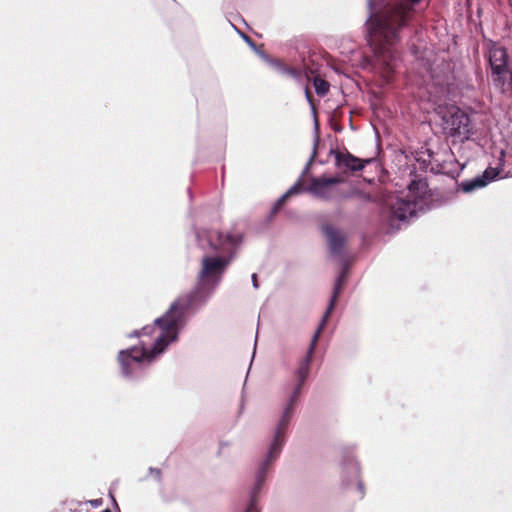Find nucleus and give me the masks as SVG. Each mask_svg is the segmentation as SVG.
Instances as JSON below:
<instances>
[{"instance_id":"f257e3e1","label":"nucleus","mask_w":512,"mask_h":512,"mask_svg":"<svg viewBox=\"0 0 512 512\" xmlns=\"http://www.w3.org/2000/svg\"><path fill=\"white\" fill-rule=\"evenodd\" d=\"M195 236L203 251L216 255L202 257L201 269L192 290L180 295L163 316L154 320V324L129 335L139 337L140 341L138 346L121 350L118 354L121 373L127 379L142 376L150 363L177 340L186 324V317L209 301L243 241L240 232L196 230Z\"/></svg>"},{"instance_id":"f03ea898","label":"nucleus","mask_w":512,"mask_h":512,"mask_svg":"<svg viewBox=\"0 0 512 512\" xmlns=\"http://www.w3.org/2000/svg\"><path fill=\"white\" fill-rule=\"evenodd\" d=\"M421 0H368L367 41L375 61L388 76L397 67L400 30L408 23L413 6Z\"/></svg>"},{"instance_id":"7ed1b4c3","label":"nucleus","mask_w":512,"mask_h":512,"mask_svg":"<svg viewBox=\"0 0 512 512\" xmlns=\"http://www.w3.org/2000/svg\"><path fill=\"white\" fill-rule=\"evenodd\" d=\"M346 268L344 267L341 273L335 280L332 295L329 299V303L327 309L319 323L318 328L312 336L309 347L307 349L306 355L303 356L298 362L297 366L292 373V379L286 382L283 386V393L286 396L285 403L283 405V419L282 422H287V419L290 415H294L297 401L301 395L304 384L310 375L311 362L313 358V354L316 348V344L320 337V334L326 325L327 319L329 318L331 312L333 311L337 298L341 292L342 286L346 277Z\"/></svg>"},{"instance_id":"20e7f679","label":"nucleus","mask_w":512,"mask_h":512,"mask_svg":"<svg viewBox=\"0 0 512 512\" xmlns=\"http://www.w3.org/2000/svg\"><path fill=\"white\" fill-rule=\"evenodd\" d=\"M294 415H290L287 422L283 423V410L281 411L280 417L273 430V435L269 441L266 452L263 458L260 460L256 474L255 483L250 491V503L247 507L246 512H259L257 507V497L260 493L271 466L280 457L283 447L286 443L287 431Z\"/></svg>"},{"instance_id":"39448f33","label":"nucleus","mask_w":512,"mask_h":512,"mask_svg":"<svg viewBox=\"0 0 512 512\" xmlns=\"http://www.w3.org/2000/svg\"><path fill=\"white\" fill-rule=\"evenodd\" d=\"M428 185L425 180H413L408 186L405 197H397L390 203L389 225L394 229L395 221L406 222L427 205Z\"/></svg>"},{"instance_id":"423d86ee","label":"nucleus","mask_w":512,"mask_h":512,"mask_svg":"<svg viewBox=\"0 0 512 512\" xmlns=\"http://www.w3.org/2000/svg\"><path fill=\"white\" fill-rule=\"evenodd\" d=\"M342 182L343 179L339 176L313 177L311 178L309 184L306 187H303L301 184V179H299L285 194H283L277 200L271 213H276L288 196L297 194L301 191L309 193L313 197L324 201L349 197V195L344 194L338 187Z\"/></svg>"},{"instance_id":"0eeeda50","label":"nucleus","mask_w":512,"mask_h":512,"mask_svg":"<svg viewBox=\"0 0 512 512\" xmlns=\"http://www.w3.org/2000/svg\"><path fill=\"white\" fill-rule=\"evenodd\" d=\"M444 131L453 138L454 142L468 140L473 134V124L470 117L460 108L451 106L442 110Z\"/></svg>"},{"instance_id":"6e6552de","label":"nucleus","mask_w":512,"mask_h":512,"mask_svg":"<svg viewBox=\"0 0 512 512\" xmlns=\"http://www.w3.org/2000/svg\"><path fill=\"white\" fill-rule=\"evenodd\" d=\"M508 55L503 47L492 46L489 50V63L492 70V81L495 87L504 91L510 73L508 70Z\"/></svg>"},{"instance_id":"1a4fd4ad","label":"nucleus","mask_w":512,"mask_h":512,"mask_svg":"<svg viewBox=\"0 0 512 512\" xmlns=\"http://www.w3.org/2000/svg\"><path fill=\"white\" fill-rule=\"evenodd\" d=\"M505 152L500 151L498 163L496 167H488L481 175L472 179L461 182L460 187L464 192H472L476 189L487 186L490 182L495 180L501 173L504 166Z\"/></svg>"},{"instance_id":"9d476101","label":"nucleus","mask_w":512,"mask_h":512,"mask_svg":"<svg viewBox=\"0 0 512 512\" xmlns=\"http://www.w3.org/2000/svg\"><path fill=\"white\" fill-rule=\"evenodd\" d=\"M323 233L327 238L330 255L335 258L342 256L346 241L344 235L338 229L330 225L323 228Z\"/></svg>"},{"instance_id":"9b49d317","label":"nucleus","mask_w":512,"mask_h":512,"mask_svg":"<svg viewBox=\"0 0 512 512\" xmlns=\"http://www.w3.org/2000/svg\"><path fill=\"white\" fill-rule=\"evenodd\" d=\"M373 161L372 158L362 160L349 152H337L335 154V164L338 168H344L351 172L362 170L367 164Z\"/></svg>"},{"instance_id":"f8f14e48","label":"nucleus","mask_w":512,"mask_h":512,"mask_svg":"<svg viewBox=\"0 0 512 512\" xmlns=\"http://www.w3.org/2000/svg\"><path fill=\"white\" fill-rule=\"evenodd\" d=\"M313 85L319 96H325L329 92L330 84L318 76L314 78Z\"/></svg>"},{"instance_id":"ddd939ff","label":"nucleus","mask_w":512,"mask_h":512,"mask_svg":"<svg viewBox=\"0 0 512 512\" xmlns=\"http://www.w3.org/2000/svg\"><path fill=\"white\" fill-rule=\"evenodd\" d=\"M271 64L274 65L281 74L285 75V76H288V77H293L295 76V70L296 68H290V67H287L285 65H283L282 63H280L279 61H271Z\"/></svg>"},{"instance_id":"4468645a","label":"nucleus","mask_w":512,"mask_h":512,"mask_svg":"<svg viewBox=\"0 0 512 512\" xmlns=\"http://www.w3.org/2000/svg\"><path fill=\"white\" fill-rule=\"evenodd\" d=\"M299 85H307V82L309 80V76L306 71H303L301 69L295 70V76L292 77Z\"/></svg>"},{"instance_id":"2eb2a0df","label":"nucleus","mask_w":512,"mask_h":512,"mask_svg":"<svg viewBox=\"0 0 512 512\" xmlns=\"http://www.w3.org/2000/svg\"><path fill=\"white\" fill-rule=\"evenodd\" d=\"M318 143H319V136L316 134V135H315V137H314V140H313V150H312V155H311V157L309 158V160H308V162H307V164H306V166H305V168H304V171H303L304 173H305L306 171H308V169H309V167H310V165H311L312 161L314 160V158H315V157H316V155H317V147H318Z\"/></svg>"},{"instance_id":"dca6fc26","label":"nucleus","mask_w":512,"mask_h":512,"mask_svg":"<svg viewBox=\"0 0 512 512\" xmlns=\"http://www.w3.org/2000/svg\"><path fill=\"white\" fill-rule=\"evenodd\" d=\"M149 473L156 479V480H160L161 478V471L160 469H157V468H152L150 467L149 468Z\"/></svg>"},{"instance_id":"f3484780","label":"nucleus","mask_w":512,"mask_h":512,"mask_svg":"<svg viewBox=\"0 0 512 512\" xmlns=\"http://www.w3.org/2000/svg\"><path fill=\"white\" fill-rule=\"evenodd\" d=\"M350 466H351V470L355 474V477L358 478L359 471H360V467H359L358 462H351Z\"/></svg>"},{"instance_id":"a211bd4d","label":"nucleus","mask_w":512,"mask_h":512,"mask_svg":"<svg viewBox=\"0 0 512 512\" xmlns=\"http://www.w3.org/2000/svg\"><path fill=\"white\" fill-rule=\"evenodd\" d=\"M304 91H305V97L307 99V101L309 102V104L311 105L312 108H314L313 106V102L311 100V94H310V91H309V88H308V85H305L304 86Z\"/></svg>"},{"instance_id":"6ab92c4d","label":"nucleus","mask_w":512,"mask_h":512,"mask_svg":"<svg viewBox=\"0 0 512 512\" xmlns=\"http://www.w3.org/2000/svg\"><path fill=\"white\" fill-rule=\"evenodd\" d=\"M87 503H89L92 507L97 508L102 505L103 501L101 498H99V499L90 500Z\"/></svg>"},{"instance_id":"aec40b11","label":"nucleus","mask_w":512,"mask_h":512,"mask_svg":"<svg viewBox=\"0 0 512 512\" xmlns=\"http://www.w3.org/2000/svg\"><path fill=\"white\" fill-rule=\"evenodd\" d=\"M242 38L245 40V42L253 49H256L255 43L251 40V38L245 34H241Z\"/></svg>"},{"instance_id":"412c9836","label":"nucleus","mask_w":512,"mask_h":512,"mask_svg":"<svg viewBox=\"0 0 512 512\" xmlns=\"http://www.w3.org/2000/svg\"><path fill=\"white\" fill-rule=\"evenodd\" d=\"M251 280H252V285L255 289H257L259 287V284H258V281H257V275L254 273L252 274L251 276Z\"/></svg>"},{"instance_id":"4be33fe9","label":"nucleus","mask_w":512,"mask_h":512,"mask_svg":"<svg viewBox=\"0 0 512 512\" xmlns=\"http://www.w3.org/2000/svg\"><path fill=\"white\" fill-rule=\"evenodd\" d=\"M357 486H358V489L360 491L361 496H363V494H364V485H363V483L360 480H357Z\"/></svg>"},{"instance_id":"5701e85b","label":"nucleus","mask_w":512,"mask_h":512,"mask_svg":"<svg viewBox=\"0 0 512 512\" xmlns=\"http://www.w3.org/2000/svg\"><path fill=\"white\" fill-rule=\"evenodd\" d=\"M69 505H70V508H69L70 512H76V509H74V510H73V508H72V507H73V505H74V501H71V502L69 503Z\"/></svg>"},{"instance_id":"b1692460","label":"nucleus","mask_w":512,"mask_h":512,"mask_svg":"<svg viewBox=\"0 0 512 512\" xmlns=\"http://www.w3.org/2000/svg\"><path fill=\"white\" fill-rule=\"evenodd\" d=\"M256 343H257V337L255 338V343H254V348L256 347ZM256 354V351L254 350L253 351V356Z\"/></svg>"},{"instance_id":"393cba45","label":"nucleus","mask_w":512,"mask_h":512,"mask_svg":"<svg viewBox=\"0 0 512 512\" xmlns=\"http://www.w3.org/2000/svg\"><path fill=\"white\" fill-rule=\"evenodd\" d=\"M317 129H318V123H317V121H316V122H315V130L317 131Z\"/></svg>"},{"instance_id":"a878e982","label":"nucleus","mask_w":512,"mask_h":512,"mask_svg":"<svg viewBox=\"0 0 512 512\" xmlns=\"http://www.w3.org/2000/svg\"><path fill=\"white\" fill-rule=\"evenodd\" d=\"M102 512H111V511H110L109 509H105V510H104V511H102Z\"/></svg>"}]
</instances>
